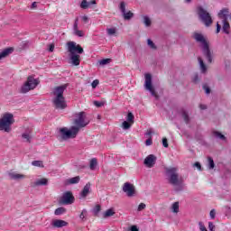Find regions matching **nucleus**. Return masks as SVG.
Listing matches in <instances>:
<instances>
[{
  "label": "nucleus",
  "mask_w": 231,
  "mask_h": 231,
  "mask_svg": "<svg viewBox=\"0 0 231 231\" xmlns=\"http://www.w3.org/2000/svg\"><path fill=\"white\" fill-rule=\"evenodd\" d=\"M218 17L223 21L222 30L224 33L229 34L230 32L228 30H230V23H228V9H222L218 13Z\"/></svg>",
  "instance_id": "nucleus-9"
},
{
  "label": "nucleus",
  "mask_w": 231,
  "mask_h": 231,
  "mask_svg": "<svg viewBox=\"0 0 231 231\" xmlns=\"http://www.w3.org/2000/svg\"><path fill=\"white\" fill-rule=\"evenodd\" d=\"M208 228L210 231H214V229L216 228V226L214 225V223L208 222Z\"/></svg>",
  "instance_id": "nucleus-51"
},
{
  "label": "nucleus",
  "mask_w": 231,
  "mask_h": 231,
  "mask_svg": "<svg viewBox=\"0 0 231 231\" xmlns=\"http://www.w3.org/2000/svg\"><path fill=\"white\" fill-rule=\"evenodd\" d=\"M106 32H107L108 35H115V33H116V29L109 28V29H106Z\"/></svg>",
  "instance_id": "nucleus-42"
},
{
  "label": "nucleus",
  "mask_w": 231,
  "mask_h": 231,
  "mask_svg": "<svg viewBox=\"0 0 231 231\" xmlns=\"http://www.w3.org/2000/svg\"><path fill=\"white\" fill-rule=\"evenodd\" d=\"M80 8H82L83 10H88V8H89V3L88 2V0H83L81 2Z\"/></svg>",
  "instance_id": "nucleus-32"
},
{
  "label": "nucleus",
  "mask_w": 231,
  "mask_h": 231,
  "mask_svg": "<svg viewBox=\"0 0 231 231\" xmlns=\"http://www.w3.org/2000/svg\"><path fill=\"white\" fill-rule=\"evenodd\" d=\"M97 165H98V161L97 160V158H92L89 162L90 171H95V169H97Z\"/></svg>",
  "instance_id": "nucleus-21"
},
{
  "label": "nucleus",
  "mask_w": 231,
  "mask_h": 231,
  "mask_svg": "<svg viewBox=\"0 0 231 231\" xmlns=\"http://www.w3.org/2000/svg\"><path fill=\"white\" fill-rule=\"evenodd\" d=\"M171 212H173V214H178V212H180V202H174L171 205Z\"/></svg>",
  "instance_id": "nucleus-24"
},
{
  "label": "nucleus",
  "mask_w": 231,
  "mask_h": 231,
  "mask_svg": "<svg viewBox=\"0 0 231 231\" xmlns=\"http://www.w3.org/2000/svg\"><path fill=\"white\" fill-rule=\"evenodd\" d=\"M193 39H195L196 42H199L202 48L203 55L208 60L209 64H212V51H210V45L208 44V40L205 38V36L199 32L193 33Z\"/></svg>",
  "instance_id": "nucleus-1"
},
{
  "label": "nucleus",
  "mask_w": 231,
  "mask_h": 231,
  "mask_svg": "<svg viewBox=\"0 0 231 231\" xmlns=\"http://www.w3.org/2000/svg\"><path fill=\"white\" fill-rule=\"evenodd\" d=\"M126 122H129L130 124H134V115L133 113L129 112L127 114Z\"/></svg>",
  "instance_id": "nucleus-26"
},
{
  "label": "nucleus",
  "mask_w": 231,
  "mask_h": 231,
  "mask_svg": "<svg viewBox=\"0 0 231 231\" xmlns=\"http://www.w3.org/2000/svg\"><path fill=\"white\" fill-rule=\"evenodd\" d=\"M130 231H140V230L138 229V226H132L131 228H130Z\"/></svg>",
  "instance_id": "nucleus-54"
},
{
  "label": "nucleus",
  "mask_w": 231,
  "mask_h": 231,
  "mask_svg": "<svg viewBox=\"0 0 231 231\" xmlns=\"http://www.w3.org/2000/svg\"><path fill=\"white\" fill-rule=\"evenodd\" d=\"M94 106H96V107H102V106H104V103L99 101H94Z\"/></svg>",
  "instance_id": "nucleus-49"
},
{
  "label": "nucleus",
  "mask_w": 231,
  "mask_h": 231,
  "mask_svg": "<svg viewBox=\"0 0 231 231\" xmlns=\"http://www.w3.org/2000/svg\"><path fill=\"white\" fill-rule=\"evenodd\" d=\"M111 62V59H103L99 60L100 66H106V64H109Z\"/></svg>",
  "instance_id": "nucleus-35"
},
{
  "label": "nucleus",
  "mask_w": 231,
  "mask_h": 231,
  "mask_svg": "<svg viewBox=\"0 0 231 231\" xmlns=\"http://www.w3.org/2000/svg\"><path fill=\"white\" fill-rule=\"evenodd\" d=\"M39 79H35L33 76H29L27 78L26 82L21 88V93H28V91H32V89H35L37 86H39Z\"/></svg>",
  "instance_id": "nucleus-6"
},
{
  "label": "nucleus",
  "mask_w": 231,
  "mask_h": 231,
  "mask_svg": "<svg viewBox=\"0 0 231 231\" xmlns=\"http://www.w3.org/2000/svg\"><path fill=\"white\" fill-rule=\"evenodd\" d=\"M102 210V208L100 207V205H97L95 208H94V214L95 216H98V213Z\"/></svg>",
  "instance_id": "nucleus-39"
},
{
  "label": "nucleus",
  "mask_w": 231,
  "mask_h": 231,
  "mask_svg": "<svg viewBox=\"0 0 231 231\" xmlns=\"http://www.w3.org/2000/svg\"><path fill=\"white\" fill-rule=\"evenodd\" d=\"M9 177L11 180H23L24 179V175L19 173H9Z\"/></svg>",
  "instance_id": "nucleus-23"
},
{
  "label": "nucleus",
  "mask_w": 231,
  "mask_h": 231,
  "mask_svg": "<svg viewBox=\"0 0 231 231\" xmlns=\"http://www.w3.org/2000/svg\"><path fill=\"white\" fill-rule=\"evenodd\" d=\"M198 60L199 62L202 73H205V71H207V65H205V62L203 61V59H201V57H199Z\"/></svg>",
  "instance_id": "nucleus-25"
},
{
  "label": "nucleus",
  "mask_w": 231,
  "mask_h": 231,
  "mask_svg": "<svg viewBox=\"0 0 231 231\" xmlns=\"http://www.w3.org/2000/svg\"><path fill=\"white\" fill-rule=\"evenodd\" d=\"M131 125H133V124L129 123V121H124L121 127L125 129V131H127V129H131Z\"/></svg>",
  "instance_id": "nucleus-27"
},
{
  "label": "nucleus",
  "mask_w": 231,
  "mask_h": 231,
  "mask_svg": "<svg viewBox=\"0 0 231 231\" xmlns=\"http://www.w3.org/2000/svg\"><path fill=\"white\" fill-rule=\"evenodd\" d=\"M181 115H182V118H184V122L189 124V122L190 121V118L189 117V114L187 113V111L182 110Z\"/></svg>",
  "instance_id": "nucleus-29"
},
{
  "label": "nucleus",
  "mask_w": 231,
  "mask_h": 231,
  "mask_svg": "<svg viewBox=\"0 0 231 231\" xmlns=\"http://www.w3.org/2000/svg\"><path fill=\"white\" fill-rule=\"evenodd\" d=\"M203 89L206 91V94H210V88H208L207 85L203 86Z\"/></svg>",
  "instance_id": "nucleus-52"
},
{
  "label": "nucleus",
  "mask_w": 231,
  "mask_h": 231,
  "mask_svg": "<svg viewBox=\"0 0 231 231\" xmlns=\"http://www.w3.org/2000/svg\"><path fill=\"white\" fill-rule=\"evenodd\" d=\"M145 82L144 88L147 91H150L151 95L155 98H158V94L156 90H154V87H152V76L150 73L145 74Z\"/></svg>",
  "instance_id": "nucleus-11"
},
{
  "label": "nucleus",
  "mask_w": 231,
  "mask_h": 231,
  "mask_svg": "<svg viewBox=\"0 0 231 231\" xmlns=\"http://www.w3.org/2000/svg\"><path fill=\"white\" fill-rule=\"evenodd\" d=\"M213 135L216 137V138H219L220 140H226V137H225L224 134H222L221 133L217 132V131H214L213 132Z\"/></svg>",
  "instance_id": "nucleus-30"
},
{
  "label": "nucleus",
  "mask_w": 231,
  "mask_h": 231,
  "mask_svg": "<svg viewBox=\"0 0 231 231\" xmlns=\"http://www.w3.org/2000/svg\"><path fill=\"white\" fill-rule=\"evenodd\" d=\"M89 124V121L86 119V112H79L76 114V118L74 119V125L78 129V132L80 131V129L86 127Z\"/></svg>",
  "instance_id": "nucleus-5"
},
{
  "label": "nucleus",
  "mask_w": 231,
  "mask_h": 231,
  "mask_svg": "<svg viewBox=\"0 0 231 231\" xmlns=\"http://www.w3.org/2000/svg\"><path fill=\"white\" fill-rule=\"evenodd\" d=\"M66 212V208H58L55 209L54 214L55 216H62Z\"/></svg>",
  "instance_id": "nucleus-28"
},
{
  "label": "nucleus",
  "mask_w": 231,
  "mask_h": 231,
  "mask_svg": "<svg viewBox=\"0 0 231 231\" xmlns=\"http://www.w3.org/2000/svg\"><path fill=\"white\" fill-rule=\"evenodd\" d=\"M145 208H146L145 203H141L139 204L137 210L138 212H142V210H145Z\"/></svg>",
  "instance_id": "nucleus-44"
},
{
  "label": "nucleus",
  "mask_w": 231,
  "mask_h": 231,
  "mask_svg": "<svg viewBox=\"0 0 231 231\" xmlns=\"http://www.w3.org/2000/svg\"><path fill=\"white\" fill-rule=\"evenodd\" d=\"M199 226L200 231H208V230H207V227L205 226L203 222H199Z\"/></svg>",
  "instance_id": "nucleus-45"
},
{
  "label": "nucleus",
  "mask_w": 231,
  "mask_h": 231,
  "mask_svg": "<svg viewBox=\"0 0 231 231\" xmlns=\"http://www.w3.org/2000/svg\"><path fill=\"white\" fill-rule=\"evenodd\" d=\"M209 216L211 219H216V209H211V211L209 212Z\"/></svg>",
  "instance_id": "nucleus-46"
},
{
  "label": "nucleus",
  "mask_w": 231,
  "mask_h": 231,
  "mask_svg": "<svg viewBox=\"0 0 231 231\" xmlns=\"http://www.w3.org/2000/svg\"><path fill=\"white\" fill-rule=\"evenodd\" d=\"M79 30V17L75 19L74 24H73V32Z\"/></svg>",
  "instance_id": "nucleus-41"
},
{
  "label": "nucleus",
  "mask_w": 231,
  "mask_h": 231,
  "mask_svg": "<svg viewBox=\"0 0 231 231\" xmlns=\"http://www.w3.org/2000/svg\"><path fill=\"white\" fill-rule=\"evenodd\" d=\"M123 192L126 193V196H128V198H133V196H134V194L136 193V190L134 189V185L129 182H125L123 185Z\"/></svg>",
  "instance_id": "nucleus-13"
},
{
  "label": "nucleus",
  "mask_w": 231,
  "mask_h": 231,
  "mask_svg": "<svg viewBox=\"0 0 231 231\" xmlns=\"http://www.w3.org/2000/svg\"><path fill=\"white\" fill-rule=\"evenodd\" d=\"M80 181V176H76L74 178H70L67 180V183H69V185H76L77 183H79Z\"/></svg>",
  "instance_id": "nucleus-22"
},
{
  "label": "nucleus",
  "mask_w": 231,
  "mask_h": 231,
  "mask_svg": "<svg viewBox=\"0 0 231 231\" xmlns=\"http://www.w3.org/2000/svg\"><path fill=\"white\" fill-rule=\"evenodd\" d=\"M86 217H88V210L83 209L79 215V219L82 221H86Z\"/></svg>",
  "instance_id": "nucleus-31"
},
{
  "label": "nucleus",
  "mask_w": 231,
  "mask_h": 231,
  "mask_svg": "<svg viewBox=\"0 0 231 231\" xmlns=\"http://www.w3.org/2000/svg\"><path fill=\"white\" fill-rule=\"evenodd\" d=\"M70 60L73 66H80V55L79 54H70Z\"/></svg>",
  "instance_id": "nucleus-18"
},
{
  "label": "nucleus",
  "mask_w": 231,
  "mask_h": 231,
  "mask_svg": "<svg viewBox=\"0 0 231 231\" xmlns=\"http://www.w3.org/2000/svg\"><path fill=\"white\" fill-rule=\"evenodd\" d=\"M60 133L63 140H69V138H77L79 128L72 126L69 130L67 127H63L60 130Z\"/></svg>",
  "instance_id": "nucleus-7"
},
{
  "label": "nucleus",
  "mask_w": 231,
  "mask_h": 231,
  "mask_svg": "<svg viewBox=\"0 0 231 231\" xmlns=\"http://www.w3.org/2000/svg\"><path fill=\"white\" fill-rule=\"evenodd\" d=\"M68 46V51L70 53V55H82L84 53V49L80 44H77L75 42H69L67 43Z\"/></svg>",
  "instance_id": "nucleus-10"
},
{
  "label": "nucleus",
  "mask_w": 231,
  "mask_h": 231,
  "mask_svg": "<svg viewBox=\"0 0 231 231\" xmlns=\"http://www.w3.org/2000/svg\"><path fill=\"white\" fill-rule=\"evenodd\" d=\"M162 145L165 148L169 147V142L167 141V138H165V137L162 139Z\"/></svg>",
  "instance_id": "nucleus-50"
},
{
  "label": "nucleus",
  "mask_w": 231,
  "mask_h": 231,
  "mask_svg": "<svg viewBox=\"0 0 231 231\" xmlns=\"http://www.w3.org/2000/svg\"><path fill=\"white\" fill-rule=\"evenodd\" d=\"M166 176L168 177V181L170 185L178 186L181 185V179H180V174L178 173V168L168 167L165 168Z\"/></svg>",
  "instance_id": "nucleus-4"
},
{
  "label": "nucleus",
  "mask_w": 231,
  "mask_h": 231,
  "mask_svg": "<svg viewBox=\"0 0 231 231\" xmlns=\"http://www.w3.org/2000/svg\"><path fill=\"white\" fill-rule=\"evenodd\" d=\"M119 9L121 10L123 17L125 21H129L130 19H133L134 14H133V12L131 11H128L127 13L125 12V2L120 3Z\"/></svg>",
  "instance_id": "nucleus-14"
},
{
  "label": "nucleus",
  "mask_w": 231,
  "mask_h": 231,
  "mask_svg": "<svg viewBox=\"0 0 231 231\" xmlns=\"http://www.w3.org/2000/svg\"><path fill=\"white\" fill-rule=\"evenodd\" d=\"M98 84H100V81H98V79H95V80L92 82V84H91L93 89H95V88H97V86H98Z\"/></svg>",
  "instance_id": "nucleus-47"
},
{
  "label": "nucleus",
  "mask_w": 231,
  "mask_h": 231,
  "mask_svg": "<svg viewBox=\"0 0 231 231\" xmlns=\"http://www.w3.org/2000/svg\"><path fill=\"white\" fill-rule=\"evenodd\" d=\"M89 3V6H91V5H97V0H91Z\"/></svg>",
  "instance_id": "nucleus-59"
},
{
  "label": "nucleus",
  "mask_w": 231,
  "mask_h": 231,
  "mask_svg": "<svg viewBox=\"0 0 231 231\" xmlns=\"http://www.w3.org/2000/svg\"><path fill=\"white\" fill-rule=\"evenodd\" d=\"M46 185H48V179L42 178V179L37 180L33 183L32 187H41V186H46Z\"/></svg>",
  "instance_id": "nucleus-19"
},
{
  "label": "nucleus",
  "mask_w": 231,
  "mask_h": 231,
  "mask_svg": "<svg viewBox=\"0 0 231 231\" xmlns=\"http://www.w3.org/2000/svg\"><path fill=\"white\" fill-rule=\"evenodd\" d=\"M90 190H91V182H88L84 186V188L80 193L81 198H87L88 194H89Z\"/></svg>",
  "instance_id": "nucleus-17"
},
{
  "label": "nucleus",
  "mask_w": 231,
  "mask_h": 231,
  "mask_svg": "<svg viewBox=\"0 0 231 231\" xmlns=\"http://www.w3.org/2000/svg\"><path fill=\"white\" fill-rule=\"evenodd\" d=\"M194 166L197 167L199 169V171H201V163L195 162Z\"/></svg>",
  "instance_id": "nucleus-57"
},
{
  "label": "nucleus",
  "mask_w": 231,
  "mask_h": 231,
  "mask_svg": "<svg viewBox=\"0 0 231 231\" xmlns=\"http://www.w3.org/2000/svg\"><path fill=\"white\" fill-rule=\"evenodd\" d=\"M145 26H151V19L148 16H143Z\"/></svg>",
  "instance_id": "nucleus-43"
},
{
  "label": "nucleus",
  "mask_w": 231,
  "mask_h": 231,
  "mask_svg": "<svg viewBox=\"0 0 231 231\" xmlns=\"http://www.w3.org/2000/svg\"><path fill=\"white\" fill-rule=\"evenodd\" d=\"M15 119H14V115L10 113H5L0 118V131H5V133H10L12 131V125Z\"/></svg>",
  "instance_id": "nucleus-3"
},
{
  "label": "nucleus",
  "mask_w": 231,
  "mask_h": 231,
  "mask_svg": "<svg viewBox=\"0 0 231 231\" xmlns=\"http://www.w3.org/2000/svg\"><path fill=\"white\" fill-rule=\"evenodd\" d=\"M199 108H200V109H207V106H206V105H200V106H199Z\"/></svg>",
  "instance_id": "nucleus-61"
},
{
  "label": "nucleus",
  "mask_w": 231,
  "mask_h": 231,
  "mask_svg": "<svg viewBox=\"0 0 231 231\" xmlns=\"http://www.w3.org/2000/svg\"><path fill=\"white\" fill-rule=\"evenodd\" d=\"M145 145H152V138L150 137L149 139H147L145 142Z\"/></svg>",
  "instance_id": "nucleus-53"
},
{
  "label": "nucleus",
  "mask_w": 231,
  "mask_h": 231,
  "mask_svg": "<svg viewBox=\"0 0 231 231\" xmlns=\"http://www.w3.org/2000/svg\"><path fill=\"white\" fill-rule=\"evenodd\" d=\"M186 3H190L192 0H185Z\"/></svg>",
  "instance_id": "nucleus-62"
},
{
  "label": "nucleus",
  "mask_w": 231,
  "mask_h": 231,
  "mask_svg": "<svg viewBox=\"0 0 231 231\" xmlns=\"http://www.w3.org/2000/svg\"><path fill=\"white\" fill-rule=\"evenodd\" d=\"M219 32H221V25L219 24V23H217V33H219Z\"/></svg>",
  "instance_id": "nucleus-55"
},
{
  "label": "nucleus",
  "mask_w": 231,
  "mask_h": 231,
  "mask_svg": "<svg viewBox=\"0 0 231 231\" xmlns=\"http://www.w3.org/2000/svg\"><path fill=\"white\" fill-rule=\"evenodd\" d=\"M60 203H62V205H73V203H75V197L73 196V193L71 191L63 193Z\"/></svg>",
  "instance_id": "nucleus-12"
},
{
  "label": "nucleus",
  "mask_w": 231,
  "mask_h": 231,
  "mask_svg": "<svg viewBox=\"0 0 231 231\" xmlns=\"http://www.w3.org/2000/svg\"><path fill=\"white\" fill-rule=\"evenodd\" d=\"M208 169H214V167H216V164L214 163V159H212V157H208Z\"/></svg>",
  "instance_id": "nucleus-34"
},
{
  "label": "nucleus",
  "mask_w": 231,
  "mask_h": 231,
  "mask_svg": "<svg viewBox=\"0 0 231 231\" xmlns=\"http://www.w3.org/2000/svg\"><path fill=\"white\" fill-rule=\"evenodd\" d=\"M22 138H23V140H25V142H28L29 143L32 140V136H30V134L26 133L22 134Z\"/></svg>",
  "instance_id": "nucleus-36"
},
{
  "label": "nucleus",
  "mask_w": 231,
  "mask_h": 231,
  "mask_svg": "<svg viewBox=\"0 0 231 231\" xmlns=\"http://www.w3.org/2000/svg\"><path fill=\"white\" fill-rule=\"evenodd\" d=\"M144 165L148 167V169H152L156 164V156L154 154L148 155L143 162Z\"/></svg>",
  "instance_id": "nucleus-15"
},
{
  "label": "nucleus",
  "mask_w": 231,
  "mask_h": 231,
  "mask_svg": "<svg viewBox=\"0 0 231 231\" xmlns=\"http://www.w3.org/2000/svg\"><path fill=\"white\" fill-rule=\"evenodd\" d=\"M74 35H76L77 37H84V31L77 29L76 31H74Z\"/></svg>",
  "instance_id": "nucleus-38"
},
{
  "label": "nucleus",
  "mask_w": 231,
  "mask_h": 231,
  "mask_svg": "<svg viewBox=\"0 0 231 231\" xmlns=\"http://www.w3.org/2000/svg\"><path fill=\"white\" fill-rule=\"evenodd\" d=\"M54 50H55V44H54V43L49 44V49H48V51H51V52H53Z\"/></svg>",
  "instance_id": "nucleus-48"
},
{
  "label": "nucleus",
  "mask_w": 231,
  "mask_h": 231,
  "mask_svg": "<svg viewBox=\"0 0 231 231\" xmlns=\"http://www.w3.org/2000/svg\"><path fill=\"white\" fill-rule=\"evenodd\" d=\"M66 88H68V85L59 86L53 89V104L56 109H66V98H64Z\"/></svg>",
  "instance_id": "nucleus-2"
},
{
  "label": "nucleus",
  "mask_w": 231,
  "mask_h": 231,
  "mask_svg": "<svg viewBox=\"0 0 231 231\" xmlns=\"http://www.w3.org/2000/svg\"><path fill=\"white\" fill-rule=\"evenodd\" d=\"M193 81L194 82H199V78L198 74H195V76L193 78Z\"/></svg>",
  "instance_id": "nucleus-56"
},
{
  "label": "nucleus",
  "mask_w": 231,
  "mask_h": 231,
  "mask_svg": "<svg viewBox=\"0 0 231 231\" xmlns=\"http://www.w3.org/2000/svg\"><path fill=\"white\" fill-rule=\"evenodd\" d=\"M32 165H33V167H44L42 161H33Z\"/></svg>",
  "instance_id": "nucleus-37"
},
{
  "label": "nucleus",
  "mask_w": 231,
  "mask_h": 231,
  "mask_svg": "<svg viewBox=\"0 0 231 231\" xmlns=\"http://www.w3.org/2000/svg\"><path fill=\"white\" fill-rule=\"evenodd\" d=\"M114 214H115V210H113L112 208L107 209V210L104 213V217H111Z\"/></svg>",
  "instance_id": "nucleus-33"
},
{
  "label": "nucleus",
  "mask_w": 231,
  "mask_h": 231,
  "mask_svg": "<svg viewBox=\"0 0 231 231\" xmlns=\"http://www.w3.org/2000/svg\"><path fill=\"white\" fill-rule=\"evenodd\" d=\"M147 44H148L149 47L152 48V50H156V45L154 44L153 42H152L151 39H148V40H147Z\"/></svg>",
  "instance_id": "nucleus-40"
},
{
  "label": "nucleus",
  "mask_w": 231,
  "mask_h": 231,
  "mask_svg": "<svg viewBox=\"0 0 231 231\" xmlns=\"http://www.w3.org/2000/svg\"><path fill=\"white\" fill-rule=\"evenodd\" d=\"M32 9L37 8V2H33L31 6Z\"/></svg>",
  "instance_id": "nucleus-58"
},
{
  "label": "nucleus",
  "mask_w": 231,
  "mask_h": 231,
  "mask_svg": "<svg viewBox=\"0 0 231 231\" xmlns=\"http://www.w3.org/2000/svg\"><path fill=\"white\" fill-rule=\"evenodd\" d=\"M69 223L65 220L55 219L52 222V226L54 228H62L63 226H68Z\"/></svg>",
  "instance_id": "nucleus-16"
},
{
  "label": "nucleus",
  "mask_w": 231,
  "mask_h": 231,
  "mask_svg": "<svg viewBox=\"0 0 231 231\" xmlns=\"http://www.w3.org/2000/svg\"><path fill=\"white\" fill-rule=\"evenodd\" d=\"M12 51H14L13 48H7L4 50L2 52H0V60L1 59H5V57H8L10 53H12Z\"/></svg>",
  "instance_id": "nucleus-20"
},
{
  "label": "nucleus",
  "mask_w": 231,
  "mask_h": 231,
  "mask_svg": "<svg viewBox=\"0 0 231 231\" xmlns=\"http://www.w3.org/2000/svg\"><path fill=\"white\" fill-rule=\"evenodd\" d=\"M199 19L204 23L205 26H210L212 24V16L203 7L199 6L197 9Z\"/></svg>",
  "instance_id": "nucleus-8"
},
{
  "label": "nucleus",
  "mask_w": 231,
  "mask_h": 231,
  "mask_svg": "<svg viewBox=\"0 0 231 231\" xmlns=\"http://www.w3.org/2000/svg\"><path fill=\"white\" fill-rule=\"evenodd\" d=\"M82 21H84V23H88V16H83Z\"/></svg>",
  "instance_id": "nucleus-60"
}]
</instances>
